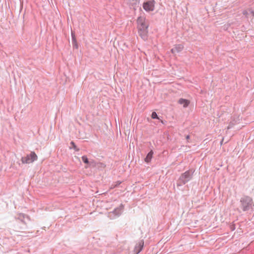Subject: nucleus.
I'll return each instance as SVG.
<instances>
[{
  "mask_svg": "<svg viewBox=\"0 0 254 254\" xmlns=\"http://www.w3.org/2000/svg\"><path fill=\"white\" fill-rule=\"evenodd\" d=\"M70 144L71 146V147L73 148L75 151H78L79 150V149L77 147L76 145L73 141H71Z\"/></svg>",
  "mask_w": 254,
  "mask_h": 254,
  "instance_id": "nucleus-16",
  "label": "nucleus"
},
{
  "mask_svg": "<svg viewBox=\"0 0 254 254\" xmlns=\"http://www.w3.org/2000/svg\"><path fill=\"white\" fill-rule=\"evenodd\" d=\"M138 33L139 36L144 40H146L148 38V24L145 21L144 17L140 16L137 19Z\"/></svg>",
  "mask_w": 254,
  "mask_h": 254,
  "instance_id": "nucleus-1",
  "label": "nucleus"
},
{
  "mask_svg": "<svg viewBox=\"0 0 254 254\" xmlns=\"http://www.w3.org/2000/svg\"><path fill=\"white\" fill-rule=\"evenodd\" d=\"M243 15H245L246 17H248V12L245 10L243 11Z\"/></svg>",
  "mask_w": 254,
  "mask_h": 254,
  "instance_id": "nucleus-18",
  "label": "nucleus"
},
{
  "mask_svg": "<svg viewBox=\"0 0 254 254\" xmlns=\"http://www.w3.org/2000/svg\"><path fill=\"white\" fill-rule=\"evenodd\" d=\"M184 49V46L182 44H177L174 46V47L171 50V53L175 55L181 52Z\"/></svg>",
  "mask_w": 254,
  "mask_h": 254,
  "instance_id": "nucleus-8",
  "label": "nucleus"
},
{
  "mask_svg": "<svg viewBox=\"0 0 254 254\" xmlns=\"http://www.w3.org/2000/svg\"><path fill=\"white\" fill-rule=\"evenodd\" d=\"M140 2V0H131V5L133 6L134 9H136V7L138 6Z\"/></svg>",
  "mask_w": 254,
  "mask_h": 254,
  "instance_id": "nucleus-13",
  "label": "nucleus"
},
{
  "mask_svg": "<svg viewBox=\"0 0 254 254\" xmlns=\"http://www.w3.org/2000/svg\"><path fill=\"white\" fill-rule=\"evenodd\" d=\"M231 230H234L235 229V227H234V226H231Z\"/></svg>",
  "mask_w": 254,
  "mask_h": 254,
  "instance_id": "nucleus-22",
  "label": "nucleus"
},
{
  "mask_svg": "<svg viewBox=\"0 0 254 254\" xmlns=\"http://www.w3.org/2000/svg\"><path fill=\"white\" fill-rule=\"evenodd\" d=\"M178 103L180 104L183 105L184 108H186L189 106L190 101L187 99L181 98L179 100Z\"/></svg>",
  "mask_w": 254,
  "mask_h": 254,
  "instance_id": "nucleus-11",
  "label": "nucleus"
},
{
  "mask_svg": "<svg viewBox=\"0 0 254 254\" xmlns=\"http://www.w3.org/2000/svg\"><path fill=\"white\" fill-rule=\"evenodd\" d=\"M240 123V119L238 116L234 115L231 120L229 123V126L227 127V128L230 129L232 128L235 125L238 124Z\"/></svg>",
  "mask_w": 254,
  "mask_h": 254,
  "instance_id": "nucleus-7",
  "label": "nucleus"
},
{
  "mask_svg": "<svg viewBox=\"0 0 254 254\" xmlns=\"http://www.w3.org/2000/svg\"><path fill=\"white\" fill-rule=\"evenodd\" d=\"M144 246V241L143 240L139 241L134 247V254H138L142 250Z\"/></svg>",
  "mask_w": 254,
  "mask_h": 254,
  "instance_id": "nucleus-6",
  "label": "nucleus"
},
{
  "mask_svg": "<svg viewBox=\"0 0 254 254\" xmlns=\"http://www.w3.org/2000/svg\"><path fill=\"white\" fill-rule=\"evenodd\" d=\"M124 208V205L123 204H121L119 207L114 209V210L113 211V213L116 216H119L122 213Z\"/></svg>",
  "mask_w": 254,
  "mask_h": 254,
  "instance_id": "nucleus-9",
  "label": "nucleus"
},
{
  "mask_svg": "<svg viewBox=\"0 0 254 254\" xmlns=\"http://www.w3.org/2000/svg\"><path fill=\"white\" fill-rule=\"evenodd\" d=\"M25 217V215L24 214H19L18 217L16 218L17 221H20L22 223L25 224V221L23 220Z\"/></svg>",
  "mask_w": 254,
  "mask_h": 254,
  "instance_id": "nucleus-14",
  "label": "nucleus"
},
{
  "mask_svg": "<svg viewBox=\"0 0 254 254\" xmlns=\"http://www.w3.org/2000/svg\"><path fill=\"white\" fill-rule=\"evenodd\" d=\"M38 159V156L34 151L31 152L29 154L27 155L25 157L21 158V162L22 164H29L36 161Z\"/></svg>",
  "mask_w": 254,
  "mask_h": 254,
  "instance_id": "nucleus-4",
  "label": "nucleus"
},
{
  "mask_svg": "<svg viewBox=\"0 0 254 254\" xmlns=\"http://www.w3.org/2000/svg\"><path fill=\"white\" fill-rule=\"evenodd\" d=\"M190 136L188 135L186 136V139L188 140L190 139Z\"/></svg>",
  "mask_w": 254,
  "mask_h": 254,
  "instance_id": "nucleus-20",
  "label": "nucleus"
},
{
  "mask_svg": "<svg viewBox=\"0 0 254 254\" xmlns=\"http://www.w3.org/2000/svg\"><path fill=\"white\" fill-rule=\"evenodd\" d=\"M223 141V139L222 140L221 143L222 144V142Z\"/></svg>",
  "mask_w": 254,
  "mask_h": 254,
  "instance_id": "nucleus-23",
  "label": "nucleus"
},
{
  "mask_svg": "<svg viewBox=\"0 0 254 254\" xmlns=\"http://www.w3.org/2000/svg\"><path fill=\"white\" fill-rule=\"evenodd\" d=\"M241 207L244 211H248L254 206L253 199L247 195H244L240 199Z\"/></svg>",
  "mask_w": 254,
  "mask_h": 254,
  "instance_id": "nucleus-3",
  "label": "nucleus"
},
{
  "mask_svg": "<svg viewBox=\"0 0 254 254\" xmlns=\"http://www.w3.org/2000/svg\"><path fill=\"white\" fill-rule=\"evenodd\" d=\"M151 118L153 119H158L160 120L158 117L157 113L155 112H153L151 114Z\"/></svg>",
  "mask_w": 254,
  "mask_h": 254,
  "instance_id": "nucleus-17",
  "label": "nucleus"
},
{
  "mask_svg": "<svg viewBox=\"0 0 254 254\" xmlns=\"http://www.w3.org/2000/svg\"><path fill=\"white\" fill-rule=\"evenodd\" d=\"M71 41L73 48L77 49L78 48V43L76 41L75 33L74 31H71Z\"/></svg>",
  "mask_w": 254,
  "mask_h": 254,
  "instance_id": "nucleus-10",
  "label": "nucleus"
},
{
  "mask_svg": "<svg viewBox=\"0 0 254 254\" xmlns=\"http://www.w3.org/2000/svg\"><path fill=\"white\" fill-rule=\"evenodd\" d=\"M251 13L254 16V11L253 10H251Z\"/></svg>",
  "mask_w": 254,
  "mask_h": 254,
  "instance_id": "nucleus-21",
  "label": "nucleus"
},
{
  "mask_svg": "<svg viewBox=\"0 0 254 254\" xmlns=\"http://www.w3.org/2000/svg\"><path fill=\"white\" fill-rule=\"evenodd\" d=\"M121 183L120 182H117V184L114 187V188L117 187L119 186Z\"/></svg>",
  "mask_w": 254,
  "mask_h": 254,
  "instance_id": "nucleus-19",
  "label": "nucleus"
},
{
  "mask_svg": "<svg viewBox=\"0 0 254 254\" xmlns=\"http://www.w3.org/2000/svg\"><path fill=\"white\" fill-rule=\"evenodd\" d=\"M155 1L150 0L143 3L142 7L146 12L153 11L155 9Z\"/></svg>",
  "mask_w": 254,
  "mask_h": 254,
  "instance_id": "nucleus-5",
  "label": "nucleus"
},
{
  "mask_svg": "<svg viewBox=\"0 0 254 254\" xmlns=\"http://www.w3.org/2000/svg\"><path fill=\"white\" fill-rule=\"evenodd\" d=\"M81 158H82V161L84 163H85L86 164H89V162L88 159V158L86 156L84 155V156H82Z\"/></svg>",
  "mask_w": 254,
  "mask_h": 254,
  "instance_id": "nucleus-15",
  "label": "nucleus"
},
{
  "mask_svg": "<svg viewBox=\"0 0 254 254\" xmlns=\"http://www.w3.org/2000/svg\"><path fill=\"white\" fill-rule=\"evenodd\" d=\"M193 173L194 171L189 170L182 173L177 181V186L178 187L182 186L191 180L192 178Z\"/></svg>",
  "mask_w": 254,
  "mask_h": 254,
  "instance_id": "nucleus-2",
  "label": "nucleus"
},
{
  "mask_svg": "<svg viewBox=\"0 0 254 254\" xmlns=\"http://www.w3.org/2000/svg\"><path fill=\"white\" fill-rule=\"evenodd\" d=\"M153 150H150L147 154L146 157L144 159V161L146 162V163H149L152 158V157H153Z\"/></svg>",
  "mask_w": 254,
  "mask_h": 254,
  "instance_id": "nucleus-12",
  "label": "nucleus"
}]
</instances>
